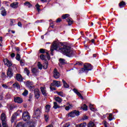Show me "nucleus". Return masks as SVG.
I'll return each instance as SVG.
<instances>
[{"label":"nucleus","mask_w":127,"mask_h":127,"mask_svg":"<svg viewBox=\"0 0 127 127\" xmlns=\"http://www.w3.org/2000/svg\"><path fill=\"white\" fill-rule=\"evenodd\" d=\"M60 52L62 53L64 55L67 56V57H72V56L74 55V52L73 50H71V47L66 45H62L60 49Z\"/></svg>","instance_id":"f257e3e1"},{"label":"nucleus","mask_w":127,"mask_h":127,"mask_svg":"<svg viewBox=\"0 0 127 127\" xmlns=\"http://www.w3.org/2000/svg\"><path fill=\"white\" fill-rule=\"evenodd\" d=\"M61 46H62V44L60 43H58L56 41L53 42L51 47V55H53L54 53L53 51L54 50H59L60 52V49H61Z\"/></svg>","instance_id":"f03ea898"},{"label":"nucleus","mask_w":127,"mask_h":127,"mask_svg":"<svg viewBox=\"0 0 127 127\" xmlns=\"http://www.w3.org/2000/svg\"><path fill=\"white\" fill-rule=\"evenodd\" d=\"M93 69V66L90 64H85L83 65V67L81 68L80 70H79V73L80 74L82 73H88L89 71H91Z\"/></svg>","instance_id":"7ed1b4c3"},{"label":"nucleus","mask_w":127,"mask_h":127,"mask_svg":"<svg viewBox=\"0 0 127 127\" xmlns=\"http://www.w3.org/2000/svg\"><path fill=\"white\" fill-rule=\"evenodd\" d=\"M80 115V112L78 110H73L70 112H69L67 115H66V117L67 118H75L76 116L78 117V116Z\"/></svg>","instance_id":"20e7f679"},{"label":"nucleus","mask_w":127,"mask_h":127,"mask_svg":"<svg viewBox=\"0 0 127 127\" xmlns=\"http://www.w3.org/2000/svg\"><path fill=\"white\" fill-rule=\"evenodd\" d=\"M22 119L25 122H27L30 120V116L29 115V113L27 111H24L22 113Z\"/></svg>","instance_id":"39448f33"},{"label":"nucleus","mask_w":127,"mask_h":127,"mask_svg":"<svg viewBox=\"0 0 127 127\" xmlns=\"http://www.w3.org/2000/svg\"><path fill=\"white\" fill-rule=\"evenodd\" d=\"M42 107H40L38 108L35 107L34 110V113L35 117H39L41 115Z\"/></svg>","instance_id":"423d86ee"},{"label":"nucleus","mask_w":127,"mask_h":127,"mask_svg":"<svg viewBox=\"0 0 127 127\" xmlns=\"http://www.w3.org/2000/svg\"><path fill=\"white\" fill-rule=\"evenodd\" d=\"M20 113H22V111L18 110L16 113L12 115L10 120L11 124H12V123H14V121L16 119V117H17V116H19Z\"/></svg>","instance_id":"0eeeda50"},{"label":"nucleus","mask_w":127,"mask_h":127,"mask_svg":"<svg viewBox=\"0 0 127 127\" xmlns=\"http://www.w3.org/2000/svg\"><path fill=\"white\" fill-rule=\"evenodd\" d=\"M0 120L1 121L2 125L7 123V119L6 118V115H5V113H2L1 114Z\"/></svg>","instance_id":"6e6552de"},{"label":"nucleus","mask_w":127,"mask_h":127,"mask_svg":"<svg viewBox=\"0 0 127 127\" xmlns=\"http://www.w3.org/2000/svg\"><path fill=\"white\" fill-rule=\"evenodd\" d=\"M4 64L7 66V67H9V68H10V66H12V62L7 59H4Z\"/></svg>","instance_id":"1a4fd4ad"},{"label":"nucleus","mask_w":127,"mask_h":127,"mask_svg":"<svg viewBox=\"0 0 127 127\" xmlns=\"http://www.w3.org/2000/svg\"><path fill=\"white\" fill-rule=\"evenodd\" d=\"M14 102L17 103V104H22V103H23V100L19 97H14Z\"/></svg>","instance_id":"9d476101"},{"label":"nucleus","mask_w":127,"mask_h":127,"mask_svg":"<svg viewBox=\"0 0 127 127\" xmlns=\"http://www.w3.org/2000/svg\"><path fill=\"white\" fill-rule=\"evenodd\" d=\"M7 76L9 78H11L13 76V72H12V69L10 67H8L7 71Z\"/></svg>","instance_id":"9b49d317"},{"label":"nucleus","mask_w":127,"mask_h":127,"mask_svg":"<svg viewBox=\"0 0 127 127\" xmlns=\"http://www.w3.org/2000/svg\"><path fill=\"white\" fill-rule=\"evenodd\" d=\"M34 95L35 98L37 99H39V97H40V92L39 91V89H35L34 90Z\"/></svg>","instance_id":"f8f14e48"},{"label":"nucleus","mask_w":127,"mask_h":127,"mask_svg":"<svg viewBox=\"0 0 127 127\" xmlns=\"http://www.w3.org/2000/svg\"><path fill=\"white\" fill-rule=\"evenodd\" d=\"M60 77V74L57 71V68H55L54 70V78L55 79H58Z\"/></svg>","instance_id":"ddd939ff"},{"label":"nucleus","mask_w":127,"mask_h":127,"mask_svg":"<svg viewBox=\"0 0 127 127\" xmlns=\"http://www.w3.org/2000/svg\"><path fill=\"white\" fill-rule=\"evenodd\" d=\"M16 79L17 81H18L19 82L23 81V78H22V76H21V74L19 73H17L16 74Z\"/></svg>","instance_id":"4468645a"},{"label":"nucleus","mask_w":127,"mask_h":127,"mask_svg":"<svg viewBox=\"0 0 127 127\" xmlns=\"http://www.w3.org/2000/svg\"><path fill=\"white\" fill-rule=\"evenodd\" d=\"M73 91L74 93H75V94H76V95H77V96H78V97H79V98H80V99H81V100H84V97H83L82 94H81V93L78 91L77 89L73 88Z\"/></svg>","instance_id":"2eb2a0df"},{"label":"nucleus","mask_w":127,"mask_h":127,"mask_svg":"<svg viewBox=\"0 0 127 127\" xmlns=\"http://www.w3.org/2000/svg\"><path fill=\"white\" fill-rule=\"evenodd\" d=\"M52 86H56V87H60L61 86L60 81L57 80H54L52 83Z\"/></svg>","instance_id":"dca6fc26"},{"label":"nucleus","mask_w":127,"mask_h":127,"mask_svg":"<svg viewBox=\"0 0 127 127\" xmlns=\"http://www.w3.org/2000/svg\"><path fill=\"white\" fill-rule=\"evenodd\" d=\"M41 92H42V94L45 97H46V96H47V93H46V88L45 87H41Z\"/></svg>","instance_id":"f3484780"},{"label":"nucleus","mask_w":127,"mask_h":127,"mask_svg":"<svg viewBox=\"0 0 127 127\" xmlns=\"http://www.w3.org/2000/svg\"><path fill=\"white\" fill-rule=\"evenodd\" d=\"M10 6L12 7V8H17V7H18V2H13L10 4Z\"/></svg>","instance_id":"a211bd4d"},{"label":"nucleus","mask_w":127,"mask_h":127,"mask_svg":"<svg viewBox=\"0 0 127 127\" xmlns=\"http://www.w3.org/2000/svg\"><path fill=\"white\" fill-rule=\"evenodd\" d=\"M0 10L1 15H2V16H5V15H6V11L5 10V9H4L3 7H1Z\"/></svg>","instance_id":"6ab92c4d"},{"label":"nucleus","mask_w":127,"mask_h":127,"mask_svg":"<svg viewBox=\"0 0 127 127\" xmlns=\"http://www.w3.org/2000/svg\"><path fill=\"white\" fill-rule=\"evenodd\" d=\"M26 86L28 88H30V89H32V88H33V84H32V82H31L27 81L26 82Z\"/></svg>","instance_id":"aec40b11"},{"label":"nucleus","mask_w":127,"mask_h":127,"mask_svg":"<svg viewBox=\"0 0 127 127\" xmlns=\"http://www.w3.org/2000/svg\"><path fill=\"white\" fill-rule=\"evenodd\" d=\"M13 88H17V89H20V85L17 82H15L12 84Z\"/></svg>","instance_id":"412c9836"},{"label":"nucleus","mask_w":127,"mask_h":127,"mask_svg":"<svg viewBox=\"0 0 127 127\" xmlns=\"http://www.w3.org/2000/svg\"><path fill=\"white\" fill-rule=\"evenodd\" d=\"M66 21L68 22V25H71V24H73V19L71 18L66 19Z\"/></svg>","instance_id":"4be33fe9"},{"label":"nucleus","mask_w":127,"mask_h":127,"mask_svg":"<svg viewBox=\"0 0 127 127\" xmlns=\"http://www.w3.org/2000/svg\"><path fill=\"white\" fill-rule=\"evenodd\" d=\"M119 5L121 8L125 7L126 6V2L122 1L119 3Z\"/></svg>","instance_id":"5701e85b"},{"label":"nucleus","mask_w":127,"mask_h":127,"mask_svg":"<svg viewBox=\"0 0 127 127\" xmlns=\"http://www.w3.org/2000/svg\"><path fill=\"white\" fill-rule=\"evenodd\" d=\"M15 106H16L13 104H7V107H8V109H9V110H13V107H15Z\"/></svg>","instance_id":"b1692460"},{"label":"nucleus","mask_w":127,"mask_h":127,"mask_svg":"<svg viewBox=\"0 0 127 127\" xmlns=\"http://www.w3.org/2000/svg\"><path fill=\"white\" fill-rule=\"evenodd\" d=\"M63 84H64V88H69V86L68 85V83L64 80V79L62 80Z\"/></svg>","instance_id":"393cba45"},{"label":"nucleus","mask_w":127,"mask_h":127,"mask_svg":"<svg viewBox=\"0 0 127 127\" xmlns=\"http://www.w3.org/2000/svg\"><path fill=\"white\" fill-rule=\"evenodd\" d=\"M87 127V123H83L82 124H80L79 125H77L75 127Z\"/></svg>","instance_id":"a878e982"},{"label":"nucleus","mask_w":127,"mask_h":127,"mask_svg":"<svg viewBox=\"0 0 127 127\" xmlns=\"http://www.w3.org/2000/svg\"><path fill=\"white\" fill-rule=\"evenodd\" d=\"M50 108H51V106L48 104L45 106L46 113H49V111H50Z\"/></svg>","instance_id":"bb28decb"},{"label":"nucleus","mask_w":127,"mask_h":127,"mask_svg":"<svg viewBox=\"0 0 127 127\" xmlns=\"http://www.w3.org/2000/svg\"><path fill=\"white\" fill-rule=\"evenodd\" d=\"M54 109H59L60 108V106H59V105L57 104V102H54V106H53Z\"/></svg>","instance_id":"cd10ccee"},{"label":"nucleus","mask_w":127,"mask_h":127,"mask_svg":"<svg viewBox=\"0 0 127 127\" xmlns=\"http://www.w3.org/2000/svg\"><path fill=\"white\" fill-rule=\"evenodd\" d=\"M81 108L83 111H88V106L86 104H83L81 106Z\"/></svg>","instance_id":"c85d7f7f"},{"label":"nucleus","mask_w":127,"mask_h":127,"mask_svg":"<svg viewBox=\"0 0 127 127\" xmlns=\"http://www.w3.org/2000/svg\"><path fill=\"white\" fill-rule=\"evenodd\" d=\"M59 61H60V63L61 65H64V64H65V63H66L65 62V60H64L63 59H60Z\"/></svg>","instance_id":"c756f323"},{"label":"nucleus","mask_w":127,"mask_h":127,"mask_svg":"<svg viewBox=\"0 0 127 127\" xmlns=\"http://www.w3.org/2000/svg\"><path fill=\"white\" fill-rule=\"evenodd\" d=\"M32 72L33 73V74H36L38 72V69H37V68H33L32 69Z\"/></svg>","instance_id":"7c9ffc66"},{"label":"nucleus","mask_w":127,"mask_h":127,"mask_svg":"<svg viewBox=\"0 0 127 127\" xmlns=\"http://www.w3.org/2000/svg\"><path fill=\"white\" fill-rule=\"evenodd\" d=\"M55 100L56 102H58V103H62V99L60 97L58 96L55 98Z\"/></svg>","instance_id":"2f4dec72"},{"label":"nucleus","mask_w":127,"mask_h":127,"mask_svg":"<svg viewBox=\"0 0 127 127\" xmlns=\"http://www.w3.org/2000/svg\"><path fill=\"white\" fill-rule=\"evenodd\" d=\"M69 16H70V15H69L68 14H63L62 16V18H63V19H66V18H67V17H69Z\"/></svg>","instance_id":"473e14b6"},{"label":"nucleus","mask_w":127,"mask_h":127,"mask_svg":"<svg viewBox=\"0 0 127 127\" xmlns=\"http://www.w3.org/2000/svg\"><path fill=\"white\" fill-rule=\"evenodd\" d=\"M24 4L28 7H31V6H32V4H31V3H30L29 1H26V2L24 3Z\"/></svg>","instance_id":"72a5a7b5"},{"label":"nucleus","mask_w":127,"mask_h":127,"mask_svg":"<svg viewBox=\"0 0 127 127\" xmlns=\"http://www.w3.org/2000/svg\"><path fill=\"white\" fill-rule=\"evenodd\" d=\"M94 126H95V124L92 122H90L88 124L87 127H94Z\"/></svg>","instance_id":"f704fd0d"},{"label":"nucleus","mask_w":127,"mask_h":127,"mask_svg":"<svg viewBox=\"0 0 127 127\" xmlns=\"http://www.w3.org/2000/svg\"><path fill=\"white\" fill-rule=\"evenodd\" d=\"M40 58L41 60L44 61L45 60L46 57H45V55H43V54H41L40 56Z\"/></svg>","instance_id":"c9c22d12"},{"label":"nucleus","mask_w":127,"mask_h":127,"mask_svg":"<svg viewBox=\"0 0 127 127\" xmlns=\"http://www.w3.org/2000/svg\"><path fill=\"white\" fill-rule=\"evenodd\" d=\"M22 95L23 96H24V97H26V96L28 95V91L27 90H25L23 92Z\"/></svg>","instance_id":"e433bc0d"},{"label":"nucleus","mask_w":127,"mask_h":127,"mask_svg":"<svg viewBox=\"0 0 127 127\" xmlns=\"http://www.w3.org/2000/svg\"><path fill=\"white\" fill-rule=\"evenodd\" d=\"M15 59L18 61H20V55H19V54H18V53H17Z\"/></svg>","instance_id":"4c0bfd02"},{"label":"nucleus","mask_w":127,"mask_h":127,"mask_svg":"<svg viewBox=\"0 0 127 127\" xmlns=\"http://www.w3.org/2000/svg\"><path fill=\"white\" fill-rule=\"evenodd\" d=\"M45 51H47L44 49H40L39 50V52L40 53H41V54H44V53H45Z\"/></svg>","instance_id":"58836bf2"},{"label":"nucleus","mask_w":127,"mask_h":127,"mask_svg":"<svg viewBox=\"0 0 127 127\" xmlns=\"http://www.w3.org/2000/svg\"><path fill=\"white\" fill-rule=\"evenodd\" d=\"M37 65L39 69H40V70L42 69V64H41V63H40V62H39L38 63Z\"/></svg>","instance_id":"ea45409f"},{"label":"nucleus","mask_w":127,"mask_h":127,"mask_svg":"<svg viewBox=\"0 0 127 127\" xmlns=\"http://www.w3.org/2000/svg\"><path fill=\"white\" fill-rule=\"evenodd\" d=\"M55 85H52V83L51 84L50 88L51 89V90L52 91H55L56 90V88H55V87H54Z\"/></svg>","instance_id":"a19ab883"},{"label":"nucleus","mask_w":127,"mask_h":127,"mask_svg":"<svg viewBox=\"0 0 127 127\" xmlns=\"http://www.w3.org/2000/svg\"><path fill=\"white\" fill-rule=\"evenodd\" d=\"M14 22H15V21H14V20H13L12 19H10V26H12V25H13Z\"/></svg>","instance_id":"79ce46f5"},{"label":"nucleus","mask_w":127,"mask_h":127,"mask_svg":"<svg viewBox=\"0 0 127 127\" xmlns=\"http://www.w3.org/2000/svg\"><path fill=\"white\" fill-rule=\"evenodd\" d=\"M108 120L109 121H113V114H112V113L109 114V116L108 117Z\"/></svg>","instance_id":"37998d69"},{"label":"nucleus","mask_w":127,"mask_h":127,"mask_svg":"<svg viewBox=\"0 0 127 127\" xmlns=\"http://www.w3.org/2000/svg\"><path fill=\"white\" fill-rule=\"evenodd\" d=\"M36 7L37 8V10L38 11V12H39V11H40V5H39L38 4H37L36 5Z\"/></svg>","instance_id":"c03bdc74"},{"label":"nucleus","mask_w":127,"mask_h":127,"mask_svg":"<svg viewBox=\"0 0 127 127\" xmlns=\"http://www.w3.org/2000/svg\"><path fill=\"white\" fill-rule=\"evenodd\" d=\"M57 93L58 94V95H59V96H61V97H63L64 96V95L63 94V92L62 91L57 92Z\"/></svg>","instance_id":"a18cd8bd"},{"label":"nucleus","mask_w":127,"mask_h":127,"mask_svg":"<svg viewBox=\"0 0 127 127\" xmlns=\"http://www.w3.org/2000/svg\"><path fill=\"white\" fill-rule=\"evenodd\" d=\"M24 71L26 73L27 75L28 76L29 75V73H30L28 69H27V67H25L24 69Z\"/></svg>","instance_id":"49530a36"},{"label":"nucleus","mask_w":127,"mask_h":127,"mask_svg":"<svg viewBox=\"0 0 127 127\" xmlns=\"http://www.w3.org/2000/svg\"><path fill=\"white\" fill-rule=\"evenodd\" d=\"M20 64L21 66H24V60H20Z\"/></svg>","instance_id":"de8ad7c7"},{"label":"nucleus","mask_w":127,"mask_h":127,"mask_svg":"<svg viewBox=\"0 0 127 127\" xmlns=\"http://www.w3.org/2000/svg\"><path fill=\"white\" fill-rule=\"evenodd\" d=\"M70 106H66L65 107V109L66 110V111H69L70 110V109H71L72 108V106H71L70 105H69Z\"/></svg>","instance_id":"09e8293b"},{"label":"nucleus","mask_w":127,"mask_h":127,"mask_svg":"<svg viewBox=\"0 0 127 127\" xmlns=\"http://www.w3.org/2000/svg\"><path fill=\"white\" fill-rule=\"evenodd\" d=\"M32 96L33 95L31 93H30L29 95V99H28L29 102H31V99H32Z\"/></svg>","instance_id":"8fccbe9b"},{"label":"nucleus","mask_w":127,"mask_h":127,"mask_svg":"<svg viewBox=\"0 0 127 127\" xmlns=\"http://www.w3.org/2000/svg\"><path fill=\"white\" fill-rule=\"evenodd\" d=\"M15 49L16 51H17V53L19 54V51H20V50H19V48L16 47H15Z\"/></svg>","instance_id":"3c124183"},{"label":"nucleus","mask_w":127,"mask_h":127,"mask_svg":"<svg viewBox=\"0 0 127 127\" xmlns=\"http://www.w3.org/2000/svg\"><path fill=\"white\" fill-rule=\"evenodd\" d=\"M88 119H89V117H88V116H84L82 118V120L85 121V120H88Z\"/></svg>","instance_id":"603ef678"},{"label":"nucleus","mask_w":127,"mask_h":127,"mask_svg":"<svg viewBox=\"0 0 127 127\" xmlns=\"http://www.w3.org/2000/svg\"><path fill=\"white\" fill-rule=\"evenodd\" d=\"M62 21V20L61 19V18H58V19H57L56 22H57V23H59V22H61Z\"/></svg>","instance_id":"864d4df0"},{"label":"nucleus","mask_w":127,"mask_h":127,"mask_svg":"<svg viewBox=\"0 0 127 127\" xmlns=\"http://www.w3.org/2000/svg\"><path fill=\"white\" fill-rule=\"evenodd\" d=\"M89 108H90L91 111H94V108L93 107V105H92V104H90L89 105Z\"/></svg>","instance_id":"5fc2aeb1"},{"label":"nucleus","mask_w":127,"mask_h":127,"mask_svg":"<svg viewBox=\"0 0 127 127\" xmlns=\"http://www.w3.org/2000/svg\"><path fill=\"white\" fill-rule=\"evenodd\" d=\"M2 127H8V125L7 123H4L3 124H2Z\"/></svg>","instance_id":"6e6d98bb"},{"label":"nucleus","mask_w":127,"mask_h":127,"mask_svg":"<svg viewBox=\"0 0 127 127\" xmlns=\"http://www.w3.org/2000/svg\"><path fill=\"white\" fill-rule=\"evenodd\" d=\"M2 87H3V88L4 89H7V88H8V86L6 85V84H2Z\"/></svg>","instance_id":"4d7b16f0"},{"label":"nucleus","mask_w":127,"mask_h":127,"mask_svg":"<svg viewBox=\"0 0 127 127\" xmlns=\"http://www.w3.org/2000/svg\"><path fill=\"white\" fill-rule=\"evenodd\" d=\"M10 56L11 58H14V57H15V54L14 53H13L11 54Z\"/></svg>","instance_id":"13d9d810"},{"label":"nucleus","mask_w":127,"mask_h":127,"mask_svg":"<svg viewBox=\"0 0 127 127\" xmlns=\"http://www.w3.org/2000/svg\"><path fill=\"white\" fill-rule=\"evenodd\" d=\"M82 64V63L77 62L76 63V65H78L79 66H81Z\"/></svg>","instance_id":"bf43d9fd"},{"label":"nucleus","mask_w":127,"mask_h":127,"mask_svg":"<svg viewBox=\"0 0 127 127\" xmlns=\"http://www.w3.org/2000/svg\"><path fill=\"white\" fill-rule=\"evenodd\" d=\"M18 25L20 27H22V24H21V22H18Z\"/></svg>","instance_id":"052dcab7"},{"label":"nucleus","mask_w":127,"mask_h":127,"mask_svg":"<svg viewBox=\"0 0 127 127\" xmlns=\"http://www.w3.org/2000/svg\"><path fill=\"white\" fill-rule=\"evenodd\" d=\"M2 42V37H0V46H1Z\"/></svg>","instance_id":"680f3d73"},{"label":"nucleus","mask_w":127,"mask_h":127,"mask_svg":"<svg viewBox=\"0 0 127 127\" xmlns=\"http://www.w3.org/2000/svg\"><path fill=\"white\" fill-rule=\"evenodd\" d=\"M70 127V124H65V125H64L63 127Z\"/></svg>","instance_id":"e2e57ef3"},{"label":"nucleus","mask_w":127,"mask_h":127,"mask_svg":"<svg viewBox=\"0 0 127 127\" xmlns=\"http://www.w3.org/2000/svg\"><path fill=\"white\" fill-rule=\"evenodd\" d=\"M104 127H108V126H107V121H104Z\"/></svg>","instance_id":"0e129e2a"},{"label":"nucleus","mask_w":127,"mask_h":127,"mask_svg":"<svg viewBox=\"0 0 127 127\" xmlns=\"http://www.w3.org/2000/svg\"><path fill=\"white\" fill-rule=\"evenodd\" d=\"M6 98H7V99H9L10 98V95H9V94H6Z\"/></svg>","instance_id":"69168bd1"},{"label":"nucleus","mask_w":127,"mask_h":127,"mask_svg":"<svg viewBox=\"0 0 127 127\" xmlns=\"http://www.w3.org/2000/svg\"><path fill=\"white\" fill-rule=\"evenodd\" d=\"M3 99V96H2V95H0V101H1Z\"/></svg>","instance_id":"338daca9"},{"label":"nucleus","mask_w":127,"mask_h":127,"mask_svg":"<svg viewBox=\"0 0 127 127\" xmlns=\"http://www.w3.org/2000/svg\"><path fill=\"white\" fill-rule=\"evenodd\" d=\"M46 127H53V125L52 124H50L47 126Z\"/></svg>","instance_id":"774afa93"}]
</instances>
